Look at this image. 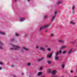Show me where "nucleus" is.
<instances>
[{"mask_svg": "<svg viewBox=\"0 0 77 77\" xmlns=\"http://www.w3.org/2000/svg\"><path fill=\"white\" fill-rule=\"evenodd\" d=\"M0 65H3V63H2L1 62H0Z\"/></svg>", "mask_w": 77, "mask_h": 77, "instance_id": "obj_32", "label": "nucleus"}, {"mask_svg": "<svg viewBox=\"0 0 77 77\" xmlns=\"http://www.w3.org/2000/svg\"><path fill=\"white\" fill-rule=\"evenodd\" d=\"M42 68H43V67H40V70H42Z\"/></svg>", "mask_w": 77, "mask_h": 77, "instance_id": "obj_27", "label": "nucleus"}, {"mask_svg": "<svg viewBox=\"0 0 77 77\" xmlns=\"http://www.w3.org/2000/svg\"><path fill=\"white\" fill-rule=\"evenodd\" d=\"M0 34H1V35H6V33L4 32H0Z\"/></svg>", "mask_w": 77, "mask_h": 77, "instance_id": "obj_17", "label": "nucleus"}, {"mask_svg": "<svg viewBox=\"0 0 77 77\" xmlns=\"http://www.w3.org/2000/svg\"><path fill=\"white\" fill-rule=\"evenodd\" d=\"M14 65L13 64L11 65V68H14Z\"/></svg>", "mask_w": 77, "mask_h": 77, "instance_id": "obj_29", "label": "nucleus"}, {"mask_svg": "<svg viewBox=\"0 0 77 77\" xmlns=\"http://www.w3.org/2000/svg\"><path fill=\"white\" fill-rule=\"evenodd\" d=\"M14 41V39H13V40H11V41Z\"/></svg>", "mask_w": 77, "mask_h": 77, "instance_id": "obj_42", "label": "nucleus"}, {"mask_svg": "<svg viewBox=\"0 0 77 77\" xmlns=\"http://www.w3.org/2000/svg\"><path fill=\"white\" fill-rule=\"evenodd\" d=\"M57 4H62V1H59L57 2Z\"/></svg>", "mask_w": 77, "mask_h": 77, "instance_id": "obj_18", "label": "nucleus"}, {"mask_svg": "<svg viewBox=\"0 0 77 77\" xmlns=\"http://www.w3.org/2000/svg\"><path fill=\"white\" fill-rule=\"evenodd\" d=\"M42 74V72H39L38 73L37 75H38V76H39V75H41Z\"/></svg>", "mask_w": 77, "mask_h": 77, "instance_id": "obj_12", "label": "nucleus"}, {"mask_svg": "<svg viewBox=\"0 0 77 77\" xmlns=\"http://www.w3.org/2000/svg\"><path fill=\"white\" fill-rule=\"evenodd\" d=\"M23 50H26V51H28L29 49L27 48H26L25 47H23Z\"/></svg>", "mask_w": 77, "mask_h": 77, "instance_id": "obj_14", "label": "nucleus"}, {"mask_svg": "<svg viewBox=\"0 0 77 77\" xmlns=\"http://www.w3.org/2000/svg\"><path fill=\"white\" fill-rule=\"evenodd\" d=\"M27 66H30L31 65V63H28L27 64Z\"/></svg>", "mask_w": 77, "mask_h": 77, "instance_id": "obj_21", "label": "nucleus"}, {"mask_svg": "<svg viewBox=\"0 0 77 77\" xmlns=\"http://www.w3.org/2000/svg\"><path fill=\"white\" fill-rule=\"evenodd\" d=\"M74 77H77V76H75Z\"/></svg>", "mask_w": 77, "mask_h": 77, "instance_id": "obj_47", "label": "nucleus"}, {"mask_svg": "<svg viewBox=\"0 0 77 77\" xmlns=\"http://www.w3.org/2000/svg\"><path fill=\"white\" fill-rule=\"evenodd\" d=\"M57 11H55L54 13V15L52 17V18L51 21H54V19H55V18H56V15L57 14Z\"/></svg>", "mask_w": 77, "mask_h": 77, "instance_id": "obj_3", "label": "nucleus"}, {"mask_svg": "<svg viewBox=\"0 0 77 77\" xmlns=\"http://www.w3.org/2000/svg\"><path fill=\"white\" fill-rule=\"evenodd\" d=\"M49 27V24L46 25L44 26L41 27L40 29V31L42 29H47V28H48Z\"/></svg>", "mask_w": 77, "mask_h": 77, "instance_id": "obj_2", "label": "nucleus"}, {"mask_svg": "<svg viewBox=\"0 0 77 77\" xmlns=\"http://www.w3.org/2000/svg\"><path fill=\"white\" fill-rule=\"evenodd\" d=\"M22 51H23V50H22Z\"/></svg>", "mask_w": 77, "mask_h": 77, "instance_id": "obj_46", "label": "nucleus"}, {"mask_svg": "<svg viewBox=\"0 0 77 77\" xmlns=\"http://www.w3.org/2000/svg\"><path fill=\"white\" fill-rule=\"evenodd\" d=\"M44 58L42 57L41 58L38 59V62H40V61H42V60H44Z\"/></svg>", "mask_w": 77, "mask_h": 77, "instance_id": "obj_9", "label": "nucleus"}, {"mask_svg": "<svg viewBox=\"0 0 77 77\" xmlns=\"http://www.w3.org/2000/svg\"><path fill=\"white\" fill-rule=\"evenodd\" d=\"M3 44L2 42H0V49H2L3 48Z\"/></svg>", "mask_w": 77, "mask_h": 77, "instance_id": "obj_6", "label": "nucleus"}, {"mask_svg": "<svg viewBox=\"0 0 77 77\" xmlns=\"http://www.w3.org/2000/svg\"><path fill=\"white\" fill-rule=\"evenodd\" d=\"M52 56V54H51L50 55H48V57L49 58H51Z\"/></svg>", "mask_w": 77, "mask_h": 77, "instance_id": "obj_13", "label": "nucleus"}, {"mask_svg": "<svg viewBox=\"0 0 77 77\" xmlns=\"http://www.w3.org/2000/svg\"><path fill=\"white\" fill-rule=\"evenodd\" d=\"M51 77H60L58 76H54V75H52L51 76Z\"/></svg>", "mask_w": 77, "mask_h": 77, "instance_id": "obj_28", "label": "nucleus"}, {"mask_svg": "<svg viewBox=\"0 0 77 77\" xmlns=\"http://www.w3.org/2000/svg\"><path fill=\"white\" fill-rule=\"evenodd\" d=\"M41 77H45V76H42Z\"/></svg>", "mask_w": 77, "mask_h": 77, "instance_id": "obj_37", "label": "nucleus"}, {"mask_svg": "<svg viewBox=\"0 0 77 77\" xmlns=\"http://www.w3.org/2000/svg\"><path fill=\"white\" fill-rule=\"evenodd\" d=\"M36 48L38 49L39 48V46H36Z\"/></svg>", "mask_w": 77, "mask_h": 77, "instance_id": "obj_34", "label": "nucleus"}, {"mask_svg": "<svg viewBox=\"0 0 77 77\" xmlns=\"http://www.w3.org/2000/svg\"><path fill=\"white\" fill-rule=\"evenodd\" d=\"M70 43H71V44H75V42H70Z\"/></svg>", "mask_w": 77, "mask_h": 77, "instance_id": "obj_25", "label": "nucleus"}, {"mask_svg": "<svg viewBox=\"0 0 77 77\" xmlns=\"http://www.w3.org/2000/svg\"><path fill=\"white\" fill-rule=\"evenodd\" d=\"M2 69V67H0V70H1V69Z\"/></svg>", "mask_w": 77, "mask_h": 77, "instance_id": "obj_36", "label": "nucleus"}, {"mask_svg": "<svg viewBox=\"0 0 77 77\" xmlns=\"http://www.w3.org/2000/svg\"><path fill=\"white\" fill-rule=\"evenodd\" d=\"M61 53H62V51L59 50V51H57L55 53V56H58V55L60 54H61Z\"/></svg>", "mask_w": 77, "mask_h": 77, "instance_id": "obj_4", "label": "nucleus"}, {"mask_svg": "<svg viewBox=\"0 0 77 77\" xmlns=\"http://www.w3.org/2000/svg\"><path fill=\"white\" fill-rule=\"evenodd\" d=\"M57 73V71L56 70H54L52 72V74L53 75H55Z\"/></svg>", "mask_w": 77, "mask_h": 77, "instance_id": "obj_7", "label": "nucleus"}, {"mask_svg": "<svg viewBox=\"0 0 77 77\" xmlns=\"http://www.w3.org/2000/svg\"><path fill=\"white\" fill-rule=\"evenodd\" d=\"M17 0H15V2H17Z\"/></svg>", "mask_w": 77, "mask_h": 77, "instance_id": "obj_44", "label": "nucleus"}, {"mask_svg": "<svg viewBox=\"0 0 77 77\" xmlns=\"http://www.w3.org/2000/svg\"><path fill=\"white\" fill-rule=\"evenodd\" d=\"M48 72L49 73H51V69H48Z\"/></svg>", "mask_w": 77, "mask_h": 77, "instance_id": "obj_20", "label": "nucleus"}, {"mask_svg": "<svg viewBox=\"0 0 77 77\" xmlns=\"http://www.w3.org/2000/svg\"><path fill=\"white\" fill-rule=\"evenodd\" d=\"M16 36H20V35L17 33H16Z\"/></svg>", "mask_w": 77, "mask_h": 77, "instance_id": "obj_22", "label": "nucleus"}, {"mask_svg": "<svg viewBox=\"0 0 77 77\" xmlns=\"http://www.w3.org/2000/svg\"><path fill=\"white\" fill-rule=\"evenodd\" d=\"M24 75V73H22V75Z\"/></svg>", "mask_w": 77, "mask_h": 77, "instance_id": "obj_43", "label": "nucleus"}, {"mask_svg": "<svg viewBox=\"0 0 77 77\" xmlns=\"http://www.w3.org/2000/svg\"><path fill=\"white\" fill-rule=\"evenodd\" d=\"M53 35H54V34H52L51 35L52 36H53Z\"/></svg>", "mask_w": 77, "mask_h": 77, "instance_id": "obj_38", "label": "nucleus"}, {"mask_svg": "<svg viewBox=\"0 0 77 77\" xmlns=\"http://www.w3.org/2000/svg\"><path fill=\"white\" fill-rule=\"evenodd\" d=\"M47 17L48 16H47V15H45V16H44V18H47Z\"/></svg>", "mask_w": 77, "mask_h": 77, "instance_id": "obj_31", "label": "nucleus"}, {"mask_svg": "<svg viewBox=\"0 0 77 77\" xmlns=\"http://www.w3.org/2000/svg\"><path fill=\"white\" fill-rule=\"evenodd\" d=\"M75 8L74 6H73L72 7V8H73H73Z\"/></svg>", "mask_w": 77, "mask_h": 77, "instance_id": "obj_41", "label": "nucleus"}, {"mask_svg": "<svg viewBox=\"0 0 77 77\" xmlns=\"http://www.w3.org/2000/svg\"><path fill=\"white\" fill-rule=\"evenodd\" d=\"M47 50H48V51H51V49L50 48H48L47 49Z\"/></svg>", "mask_w": 77, "mask_h": 77, "instance_id": "obj_24", "label": "nucleus"}, {"mask_svg": "<svg viewBox=\"0 0 77 77\" xmlns=\"http://www.w3.org/2000/svg\"><path fill=\"white\" fill-rule=\"evenodd\" d=\"M47 31H48V30H45V31L46 32H47Z\"/></svg>", "mask_w": 77, "mask_h": 77, "instance_id": "obj_40", "label": "nucleus"}, {"mask_svg": "<svg viewBox=\"0 0 77 77\" xmlns=\"http://www.w3.org/2000/svg\"><path fill=\"white\" fill-rule=\"evenodd\" d=\"M66 48V46L64 45V46H63L61 48L62 49H65V48Z\"/></svg>", "mask_w": 77, "mask_h": 77, "instance_id": "obj_15", "label": "nucleus"}, {"mask_svg": "<svg viewBox=\"0 0 77 77\" xmlns=\"http://www.w3.org/2000/svg\"><path fill=\"white\" fill-rule=\"evenodd\" d=\"M59 42H60V43H62V44H64V41L62 40H58Z\"/></svg>", "mask_w": 77, "mask_h": 77, "instance_id": "obj_11", "label": "nucleus"}, {"mask_svg": "<svg viewBox=\"0 0 77 77\" xmlns=\"http://www.w3.org/2000/svg\"><path fill=\"white\" fill-rule=\"evenodd\" d=\"M40 50H42V51H45V49L44 48L42 47H41L40 48Z\"/></svg>", "mask_w": 77, "mask_h": 77, "instance_id": "obj_5", "label": "nucleus"}, {"mask_svg": "<svg viewBox=\"0 0 77 77\" xmlns=\"http://www.w3.org/2000/svg\"><path fill=\"white\" fill-rule=\"evenodd\" d=\"M71 73H72V72H73V71L72 70H71Z\"/></svg>", "mask_w": 77, "mask_h": 77, "instance_id": "obj_35", "label": "nucleus"}, {"mask_svg": "<svg viewBox=\"0 0 77 77\" xmlns=\"http://www.w3.org/2000/svg\"><path fill=\"white\" fill-rule=\"evenodd\" d=\"M11 46L13 48L10 49V50H18L20 48V47L18 46H15L14 45L11 44Z\"/></svg>", "mask_w": 77, "mask_h": 77, "instance_id": "obj_1", "label": "nucleus"}, {"mask_svg": "<svg viewBox=\"0 0 77 77\" xmlns=\"http://www.w3.org/2000/svg\"><path fill=\"white\" fill-rule=\"evenodd\" d=\"M64 67H65V66L64 65H63L62 66V68H64Z\"/></svg>", "mask_w": 77, "mask_h": 77, "instance_id": "obj_30", "label": "nucleus"}, {"mask_svg": "<svg viewBox=\"0 0 77 77\" xmlns=\"http://www.w3.org/2000/svg\"><path fill=\"white\" fill-rule=\"evenodd\" d=\"M45 47H48V45H45Z\"/></svg>", "mask_w": 77, "mask_h": 77, "instance_id": "obj_33", "label": "nucleus"}, {"mask_svg": "<svg viewBox=\"0 0 77 77\" xmlns=\"http://www.w3.org/2000/svg\"><path fill=\"white\" fill-rule=\"evenodd\" d=\"M72 49H71L68 52V54H69L71 53V52L72 51Z\"/></svg>", "mask_w": 77, "mask_h": 77, "instance_id": "obj_16", "label": "nucleus"}, {"mask_svg": "<svg viewBox=\"0 0 77 77\" xmlns=\"http://www.w3.org/2000/svg\"><path fill=\"white\" fill-rule=\"evenodd\" d=\"M55 60H58L59 59V56H55Z\"/></svg>", "mask_w": 77, "mask_h": 77, "instance_id": "obj_8", "label": "nucleus"}, {"mask_svg": "<svg viewBox=\"0 0 77 77\" xmlns=\"http://www.w3.org/2000/svg\"><path fill=\"white\" fill-rule=\"evenodd\" d=\"M25 18H21L20 19V21L21 22H23V21H24V20Z\"/></svg>", "mask_w": 77, "mask_h": 77, "instance_id": "obj_10", "label": "nucleus"}, {"mask_svg": "<svg viewBox=\"0 0 77 77\" xmlns=\"http://www.w3.org/2000/svg\"><path fill=\"white\" fill-rule=\"evenodd\" d=\"M13 75V77H16V76H15V75Z\"/></svg>", "mask_w": 77, "mask_h": 77, "instance_id": "obj_39", "label": "nucleus"}, {"mask_svg": "<svg viewBox=\"0 0 77 77\" xmlns=\"http://www.w3.org/2000/svg\"><path fill=\"white\" fill-rule=\"evenodd\" d=\"M30 0H28V1H30Z\"/></svg>", "mask_w": 77, "mask_h": 77, "instance_id": "obj_45", "label": "nucleus"}, {"mask_svg": "<svg viewBox=\"0 0 77 77\" xmlns=\"http://www.w3.org/2000/svg\"><path fill=\"white\" fill-rule=\"evenodd\" d=\"M47 63H48V64H50L51 62H50V61H48Z\"/></svg>", "mask_w": 77, "mask_h": 77, "instance_id": "obj_23", "label": "nucleus"}, {"mask_svg": "<svg viewBox=\"0 0 77 77\" xmlns=\"http://www.w3.org/2000/svg\"><path fill=\"white\" fill-rule=\"evenodd\" d=\"M66 51H64L63 52V54H66Z\"/></svg>", "mask_w": 77, "mask_h": 77, "instance_id": "obj_26", "label": "nucleus"}, {"mask_svg": "<svg viewBox=\"0 0 77 77\" xmlns=\"http://www.w3.org/2000/svg\"><path fill=\"white\" fill-rule=\"evenodd\" d=\"M70 23L71 24H72V25L75 24V23L72 21L70 22Z\"/></svg>", "mask_w": 77, "mask_h": 77, "instance_id": "obj_19", "label": "nucleus"}]
</instances>
